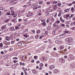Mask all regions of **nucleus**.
Segmentation results:
<instances>
[{
  "label": "nucleus",
  "mask_w": 75,
  "mask_h": 75,
  "mask_svg": "<svg viewBox=\"0 0 75 75\" xmlns=\"http://www.w3.org/2000/svg\"><path fill=\"white\" fill-rule=\"evenodd\" d=\"M59 60L62 62L63 63L65 62V60L63 58L60 59Z\"/></svg>",
  "instance_id": "1a4fd4ad"
},
{
  "label": "nucleus",
  "mask_w": 75,
  "mask_h": 75,
  "mask_svg": "<svg viewBox=\"0 0 75 75\" xmlns=\"http://www.w3.org/2000/svg\"><path fill=\"white\" fill-rule=\"evenodd\" d=\"M49 44H52V41H51V40H49Z\"/></svg>",
  "instance_id": "cd10ccee"
},
{
  "label": "nucleus",
  "mask_w": 75,
  "mask_h": 75,
  "mask_svg": "<svg viewBox=\"0 0 75 75\" xmlns=\"http://www.w3.org/2000/svg\"><path fill=\"white\" fill-rule=\"evenodd\" d=\"M61 26L62 27H65V24L62 23V24H61Z\"/></svg>",
  "instance_id": "37998d69"
},
{
  "label": "nucleus",
  "mask_w": 75,
  "mask_h": 75,
  "mask_svg": "<svg viewBox=\"0 0 75 75\" xmlns=\"http://www.w3.org/2000/svg\"><path fill=\"white\" fill-rule=\"evenodd\" d=\"M31 32H32L33 33H34V34H35V30H31Z\"/></svg>",
  "instance_id": "7c9ffc66"
},
{
  "label": "nucleus",
  "mask_w": 75,
  "mask_h": 75,
  "mask_svg": "<svg viewBox=\"0 0 75 75\" xmlns=\"http://www.w3.org/2000/svg\"><path fill=\"white\" fill-rule=\"evenodd\" d=\"M11 44H14V41H12L11 42Z\"/></svg>",
  "instance_id": "864d4df0"
},
{
  "label": "nucleus",
  "mask_w": 75,
  "mask_h": 75,
  "mask_svg": "<svg viewBox=\"0 0 75 75\" xmlns=\"http://www.w3.org/2000/svg\"><path fill=\"white\" fill-rule=\"evenodd\" d=\"M4 75H10V74L8 73H6V74H5Z\"/></svg>",
  "instance_id": "774afa93"
},
{
  "label": "nucleus",
  "mask_w": 75,
  "mask_h": 75,
  "mask_svg": "<svg viewBox=\"0 0 75 75\" xmlns=\"http://www.w3.org/2000/svg\"><path fill=\"white\" fill-rule=\"evenodd\" d=\"M43 66V64H42V63H40V66L41 67H42V66Z\"/></svg>",
  "instance_id": "a19ab883"
},
{
  "label": "nucleus",
  "mask_w": 75,
  "mask_h": 75,
  "mask_svg": "<svg viewBox=\"0 0 75 75\" xmlns=\"http://www.w3.org/2000/svg\"><path fill=\"white\" fill-rule=\"evenodd\" d=\"M42 24L43 25H44L45 26H46V25H47V24H46V23H45V22H43L42 23Z\"/></svg>",
  "instance_id": "5701e85b"
},
{
  "label": "nucleus",
  "mask_w": 75,
  "mask_h": 75,
  "mask_svg": "<svg viewBox=\"0 0 75 75\" xmlns=\"http://www.w3.org/2000/svg\"><path fill=\"white\" fill-rule=\"evenodd\" d=\"M66 27L67 28H68V27H69V25H66Z\"/></svg>",
  "instance_id": "e2e57ef3"
},
{
  "label": "nucleus",
  "mask_w": 75,
  "mask_h": 75,
  "mask_svg": "<svg viewBox=\"0 0 75 75\" xmlns=\"http://www.w3.org/2000/svg\"><path fill=\"white\" fill-rule=\"evenodd\" d=\"M57 13H56V14H55V15L54 16V17L55 18H56L57 17Z\"/></svg>",
  "instance_id": "bf43d9fd"
},
{
  "label": "nucleus",
  "mask_w": 75,
  "mask_h": 75,
  "mask_svg": "<svg viewBox=\"0 0 75 75\" xmlns=\"http://www.w3.org/2000/svg\"><path fill=\"white\" fill-rule=\"evenodd\" d=\"M14 35L15 36H19L20 34L19 33H15L14 34Z\"/></svg>",
  "instance_id": "6ab92c4d"
},
{
  "label": "nucleus",
  "mask_w": 75,
  "mask_h": 75,
  "mask_svg": "<svg viewBox=\"0 0 75 75\" xmlns=\"http://www.w3.org/2000/svg\"><path fill=\"white\" fill-rule=\"evenodd\" d=\"M74 23H71V25H74Z\"/></svg>",
  "instance_id": "69168bd1"
},
{
  "label": "nucleus",
  "mask_w": 75,
  "mask_h": 75,
  "mask_svg": "<svg viewBox=\"0 0 75 75\" xmlns=\"http://www.w3.org/2000/svg\"><path fill=\"white\" fill-rule=\"evenodd\" d=\"M15 29H16V30H18V29H20V27L16 26L15 27Z\"/></svg>",
  "instance_id": "a878e982"
},
{
  "label": "nucleus",
  "mask_w": 75,
  "mask_h": 75,
  "mask_svg": "<svg viewBox=\"0 0 75 75\" xmlns=\"http://www.w3.org/2000/svg\"><path fill=\"white\" fill-rule=\"evenodd\" d=\"M48 47L49 48H51V47H52V45H48Z\"/></svg>",
  "instance_id": "c85d7f7f"
},
{
  "label": "nucleus",
  "mask_w": 75,
  "mask_h": 75,
  "mask_svg": "<svg viewBox=\"0 0 75 75\" xmlns=\"http://www.w3.org/2000/svg\"><path fill=\"white\" fill-rule=\"evenodd\" d=\"M52 7H53V9H54V10H55V9H56L57 8V7L55 6H53Z\"/></svg>",
  "instance_id": "ea45409f"
},
{
  "label": "nucleus",
  "mask_w": 75,
  "mask_h": 75,
  "mask_svg": "<svg viewBox=\"0 0 75 75\" xmlns=\"http://www.w3.org/2000/svg\"><path fill=\"white\" fill-rule=\"evenodd\" d=\"M42 18H43L42 17H40L38 18V20H41V19H42Z\"/></svg>",
  "instance_id": "e433bc0d"
},
{
  "label": "nucleus",
  "mask_w": 75,
  "mask_h": 75,
  "mask_svg": "<svg viewBox=\"0 0 75 75\" xmlns=\"http://www.w3.org/2000/svg\"><path fill=\"white\" fill-rule=\"evenodd\" d=\"M4 44L6 45V44H8V42H7L6 41L4 42Z\"/></svg>",
  "instance_id": "79ce46f5"
},
{
  "label": "nucleus",
  "mask_w": 75,
  "mask_h": 75,
  "mask_svg": "<svg viewBox=\"0 0 75 75\" xmlns=\"http://www.w3.org/2000/svg\"><path fill=\"white\" fill-rule=\"evenodd\" d=\"M63 20V19H62V17H60V21H62Z\"/></svg>",
  "instance_id": "13d9d810"
},
{
  "label": "nucleus",
  "mask_w": 75,
  "mask_h": 75,
  "mask_svg": "<svg viewBox=\"0 0 75 75\" xmlns=\"http://www.w3.org/2000/svg\"><path fill=\"white\" fill-rule=\"evenodd\" d=\"M42 60L43 61H47V57H42L41 58Z\"/></svg>",
  "instance_id": "423d86ee"
},
{
  "label": "nucleus",
  "mask_w": 75,
  "mask_h": 75,
  "mask_svg": "<svg viewBox=\"0 0 75 75\" xmlns=\"http://www.w3.org/2000/svg\"><path fill=\"white\" fill-rule=\"evenodd\" d=\"M55 57H58V54L55 53Z\"/></svg>",
  "instance_id": "bb28decb"
},
{
  "label": "nucleus",
  "mask_w": 75,
  "mask_h": 75,
  "mask_svg": "<svg viewBox=\"0 0 75 75\" xmlns=\"http://www.w3.org/2000/svg\"><path fill=\"white\" fill-rule=\"evenodd\" d=\"M28 20L27 19H25L24 20V21H27Z\"/></svg>",
  "instance_id": "680f3d73"
},
{
  "label": "nucleus",
  "mask_w": 75,
  "mask_h": 75,
  "mask_svg": "<svg viewBox=\"0 0 75 75\" xmlns=\"http://www.w3.org/2000/svg\"><path fill=\"white\" fill-rule=\"evenodd\" d=\"M60 36H58L56 37V39H57V40H58V39H59V37Z\"/></svg>",
  "instance_id": "4d7b16f0"
},
{
  "label": "nucleus",
  "mask_w": 75,
  "mask_h": 75,
  "mask_svg": "<svg viewBox=\"0 0 75 75\" xmlns=\"http://www.w3.org/2000/svg\"><path fill=\"white\" fill-rule=\"evenodd\" d=\"M59 3V1H54L52 3V4H56V3Z\"/></svg>",
  "instance_id": "9b49d317"
},
{
  "label": "nucleus",
  "mask_w": 75,
  "mask_h": 75,
  "mask_svg": "<svg viewBox=\"0 0 75 75\" xmlns=\"http://www.w3.org/2000/svg\"><path fill=\"white\" fill-rule=\"evenodd\" d=\"M17 62V60H13V62L14 64H16V63Z\"/></svg>",
  "instance_id": "de8ad7c7"
},
{
  "label": "nucleus",
  "mask_w": 75,
  "mask_h": 75,
  "mask_svg": "<svg viewBox=\"0 0 75 75\" xmlns=\"http://www.w3.org/2000/svg\"><path fill=\"white\" fill-rule=\"evenodd\" d=\"M65 40L67 41L68 44H69V45H72V42L73 41V39L72 38H67Z\"/></svg>",
  "instance_id": "f257e3e1"
},
{
  "label": "nucleus",
  "mask_w": 75,
  "mask_h": 75,
  "mask_svg": "<svg viewBox=\"0 0 75 75\" xmlns=\"http://www.w3.org/2000/svg\"><path fill=\"white\" fill-rule=\"evenodd\" d=\"M71 17H70V18H71L72 17H74V15L73 14L71 15Z\"/></svg>",
  "instance_id": "09e8293b"
},
{
  "label": "nucleus",
  "mask_w": 75,
  "mask_h": 75,
  "mask_svg": "<svg viewBox=\"0 0 75 75\" xmlns=\"http://www.w3.org/2000/svg\"><path fill=\"white\" fill-rule=\"evenodd\" d=\"M70 67L71 68H75V64L73 63L70 64Z\"/></svg>",
  "instance_id": "20e7f679"
},
{
  "label": "nucleus",
  "mask_w": 75,
  "mask_h": 75,
  "mask_svg": "<svg viewBox=\"0 0 75 75\" xmlns=\"http://www.w3.org/2000/svg\"><path fill=\"white\" fill-rule=\"evenodd\" d=\"M61 13H59V14L58 15V17H61Z\"/></svg>",
  "instance_id": "473e14b6"
},
{
  "label": "nucleus",
  "mask_w": 75,
  "mask_h": 75,
  "mask_svg": "<svg viewBox=\"0 0 75 75\" xmlns=\"http://www.w3.org/2000/svg\"><path fill=\"white\" fill-rule=\"evenodd\" d=\"M75 27H71V30H75Z\"/></svg>",
  "instance_id": "58836bf2"
},
{
  "label": "nucleus",
  "mask_w": 75,
  "mask_h": 75,
  "mask_svg": "<svg viewBox=\"0 0 75 75\" xmlns=\"http://www.w3.org/2000/svg\"><path fill=\"white\" fill-rule=\"evenodd\" d=\"M5 66L6 67H9V66H10V64L9 63H6L5 64Z\"/></svg>",
  "instance_id": "393cba45"
},
{
  "label": "nucleus",
  "mask_w": 75,
  "mask_h": 75,
  "mask_svg": "<svg viewBox=\"0 0 75 75\" xmlns=\"http://www.w3.org/2000/svg\"><path fill=\"white\" fill-rule=\"evenodd\" d=\"M9 20V19H8L5 21V23H7V22H8V21Z\"/></svg>",
  "instance_id": "0e129e2a"
},
{
  "label": "nucleus",
  "mask_w": 75,
  "mask_h": 75,
  "mask_svg": "<svg viewBox=\"0 0 75 75\" xmlns=\"http://www.w3.org/2000/svg\"><path fill=\"white\" fill-rule=\"evenodd\" d=\"M42 3H43V1H40L39 2V4H42Z\"/></svg>",
  "instance_id": "c756f323"
},
{
  "label": "nucleus",
  "mask_w": 75,
  "mask_h": 75,
  "mask_svg": "<svg viewBox=\"0 0 75 75\" xmlns=\"http://www.w3.org/2000/svg\"><path fill=\"white\" fill-rule=\"evenodd\" d=\"M32 15H33L32 13H28L26 15V17H30Z\"/></svg>",
  "instance_id": "39448f33"
},
{
  "label": "nucleus",
  "mask_w": 75,
  "mask_h": 75,
  "mask_svg": "<svg viewBox=\"0 0 75 75\" xmlns=\"http://www.w3.org/2000/svg\"><path fill=\"white\" fill-rule=\"evenodd\" d=\"M33 73H34V74H36V73H37V72H36V71H35V70H33Z\"/></svg>",
  "instance_id": "72a5a7b5"
},
{
  "label": "nucleus",
  "mask_w": 75,
  "mask_h": 75,
  "mask_svg": "<svg viewBox=\"0 0 75 75\" xmlns=\"http://www.w3.org/2000/svg\"><path fill=\"white\" fill-rule=\"evenodd\" d=\"M15 33H16V30H13L12 31V33H15Z\"/></svg>",
  "instance_id": "8fccbe9b"
},
{
  "label": "nucleus",
  "mask_w": 75,
  "mask_h": 75,
  "mask_svg": "<svg viewBox=\"0 0 75 75\" xmlns=\"http://www.w3.org/2000/svg\"><path fill=\"white\" fill-rule=\"evenodd\" d=\"M69 33V32H68V31L66 30V31H65V33Z\"/></svg>",
  "instance_id": "052dcab7"
},
{
  "label": "nucleus",
  "mask_w": 75,
  "mask_h": 75,
  "mask_svg": "<svg viewBox=\"0 0 75 75\" xmlns=\"http://www.w3.org/2000/svg\"><path fill=\"white\" fill-rule=\"evenodd\" d=\"M10 13V16H13V15H14V11H11Z\"/></svg>",
  "instance_id": "6e6552de"
},
{
  "label": "nucleus",
  "mask_w": 75,
  "mask_h": 75,
  "mask_svg": "<svg viewBox=\"0 0 75 75\" xmlns=\"http://www.w3.org/2000/svg\"><path fill=\"white\" fill-rule=\"evenodd\" d=\"M3 45V43H1L0 44V47H1Z\"/></svg>",
  "instance_id": "a18cd8bd"
},
{
  "label": "nucleus",
  "mask_w": 75,
  "mask_h": 75,
  "mask_svg": "<svg viewBox=\"0 0 75 75\" xmlns=\"http://www.w3.org/2000/svg\"><path fill=\"white\" fill-rule=\"evenodd\" d=\"M40 37V35L37 34L35 36V38L36 39H38V37Z\"/></svg>",
  "instance_id": "f8f14e48"
},
{
  "label": "nucleus",
  "mask_w": 75,
  "mask_h": 75,
  "mask_svg": "<svg viewBox=\"0 0 75 75\" xmlns=\"http://www.w3.org/2000/svg\"><path fill=\"white\" fill-rule=\"evenodd\" d=\"M8 46H5L4 47H2V49H4L6 48H8Z\"/></svg>",
  "instance_id": "a211bd4d"
},
{
  "label": "nucleus",
  "mask_w": 75,
  "mask_h": 75,
  "mask_svg": "<svg viewBox=\"0 0 75 75\" xmlns=\"http://www.w3.org/2000/svg\"><path fill=\"white\" fill-rule=\"evenodd\" d=\"M58 72V70L57 69H55L54 70V73H56V72Z\"/></svg>",
  "instance_id": "4be33fe9"
},
{
  "label": "nucleus",
  "mask_w": 75,
  "mask_h": 75,
  "mask_svg": "<svg viewBox=\"0 0 75 75\" xmlns=\"http://www.w3.org/2000/svg\"><path fill=\"white\" fill-rule=\"evenodd\" d=\"M10 15V13H7L6 15V16H9Z\"/></svg>",
  "instance_id": "2f4dec72"
},
{
  "label": "nucleus",
  "mask_w": 75,
  "mask_h": 75,
  "mask_svg": "<svg viewBox=\"0 0 75 75\" xmlns=\"http://www.w3.org/2000/svg\"><path fill=\"white\" fill-rule=\"evenodd\" d=\"M49 68H50L51 69H53L55 68V66L53 65H51L49 67Z\"/></svg>",
  "instance_id": "0eeeda50"
},
{
  "label": "nucleus",
  "mask_w": 75,
  "mask_h": 75,
  "mask_svg": "<svg viewBox=\"0 0 75 75\" xmlns=\"http://www.w3.org/2000/svg\"><path fill=\"white\" fill-rule=\"evenodd\" d=\"M45 33H43L42 34H41V35L42 37H44V36L45 35Z\"/></svg>",
  "instance_id": "412c9836"
},
{
  "label": "nucleus",
  "mask_w": 75,
  "mask_h": 75,
  "mask_svg": "<svg viewBox=\"0 0 75 75\" xmlns=\"http://www.w3.org/2000/svg\"><path fill=\"white\" fill-rule=\"evenodd\" d=\"M34 58L35 59H37V58H38V56H36L34 57Z\"/></svg>",
  "instance_id": "f704fd0d"
},
{
  "label": "nucleus",
  "mask_w": 75,
  "mask_h": 75,
  "mask_svg": "<svg viewBox=\"0 0 75 75\" xmlns=\"http://www.w3.org/2000/svg\"><path fill=\"white\" fill-rule=\"evenodd\" d=\"M7 1V0H2V2H6V1Z\"/></svg>",
  "instance_id": "6e6d98bb"
},
{
  "label": "nucleus",
  "mask_w": 75,
  "mask_h": 75,
  "mask_svg": "<svg viewBox=\"0 0 75 75\" xmlns=\"http://www.w3.org/2000/svg\"><path fill=\"white\" fill-rule=\"evenodd\" d=\"M40 52V50L38 49L36 50L37 52Z\"/></svg>",
  "instance_id": "4c0bfd02"
},
{
  "label": "nucleus",
  "mask_w": 75,
  "mask_h": 75,
  "mask_svg": "<svg viewBox=\"0 0 75 75\" xmlns=\"http://www.w3.org/2000/svg\"><path fill=\"white\" fill-rule=\"evenodd\" d=\"M23 70L24 71H27V69H24V67L23 68Z\"/></svg>",
  "instance_id": "c03bdc74"
},
{
  "label": "nucleus",
  "mask_w": 75,
  "mask_h": 75,
  "mask_svg": "<svg viewBox=\"0 0 75 75\" xmlns=\"http://www.w3.org/2000/svg\"><path fill=\"white\" fill-rule=\"evenodd\" d=\"M24 11H20V13H24Z\"/></svg>",
  "instance_id": "5fc2aeb1"
},
{
  "label": "nucleus",
  "mask_w": 75,
  "mask_h": 75,
  "mask_svg": "<svg viewBox=\"0 0 75 75\" xmlns=\"http://www.w3.org/2000/svg\"><path fill=\"white\" fill-rule=\"evenodd\" d=\"M13 1L14 4H16L18 2V0H13Z\"/></svg>",
  "instance_id": "ddd939ff"
},
{
  "label": "nucleus",
  "mask_w": 75,
  "mask_h": 75,
  "mask_svg": "<svg viewBox=\"0 0 75 75\" xmlns=\"http://www.w3.org/2000/svg\"><path fill=\"white\" fill-rule=\"evenodd\" d=\"M6 40L7 41H9L10 40V38L8 36H6Z\"/></svg>",
  "instance_id": "2eb2a0df"
},
{
  "label": "nucleus",
  "mask_w": 75,
  "mask_h": 75,
  "mask_svg": "<svg viewBox=\"0 0 75 75\" xmlns=\"http://www.w3.org/2000/svg\"><path fill=\"white\" fill-rule=\"evenodd\" d=\"M74 57L73 56V55H71L70 56V58H68V61H71V59H74Z\"/></svg>",
  "instance_id": "7ed1b4c3"
},
{
  "label": "nucleus",
  "mask_w": 75,
  "mask_h": 75,
  "mask_svg": "<svg viewBox=\"0 0 75 75\" xmlns=\"http://www.w3.org/2000/svg\"><path fill=\"white\" fill-rule=\"evenodd\" d=\"M2 30H5V29H6V26H4L1 27Z\"/></svg>",
  "instance_id": "dca6fc26"
},
{
  "label": "nucleus",
  "mask_w": 75,
  "mask_h": 75,
  "mask_svg": "<svg viewBox=\"0 0 75 75\" xmlns=\"http://www.w3.org/2000/svg\"><path fill=\"white\" fill-rule=\"evenodd\" d=\"M50 19H47V21H46V22L47 23H49L50 22Z\"/></svg>",
  "instance_id": "49530a36"
},
{
  "label": "nucleus",
  "mask_w": 75,
  "mask_h": 75,
  "mask_svg": "<svg viewBox=\"0 0 75 75\" xmlns=\"http://www.w3.org/2000/svg\"><path fill=\"white\" fill-rule=\"evenodd\" d=\"M69 16H70V14L67 15L66 17H69Z\"/></svg>",
  "instance_id": "338daca9"
},
{
  "label": "nucleus",
  "mask_w": 75,
  "mask_h": 75,
  "mask_svg": "<svg viewBox=\"0 0 75 75\" xmlns=\"http://www.w3.org/2000/svg\"><path fill=\"white\" fill-rule=\"evenodd\" d=\"M55 42L57 44H59V41L58 40H57Z\"/></svg>",
  "instance_id": "aec40b11"
},
{
  "label": "nucleus",
  "mask_w": 75,
  "mask_h": 75,
  "mask_svg": "<svg viewBox=\"0 0 75 75\" xmlns=\"http://www.w3.org/2000/svg\"><path fill=\"white\" fill-rule=\"evenodd\" d=\"M36 33L37 34H39V33H41V30H37L36 31Z\"/></svg>",
  "instance_id": "f3484780"
},
{
  "label": "nucleus",
  "mask_w": 75,
  "mask_h": 75,
  "mask_svg": "<svg viewBox=\"0 0 75 75\" xmlns=\"http://www.w3.org/2000/svg\"><path fill=\"white\" fill-rule=\"evenodd\" d=\"M52 34L53 35L55 34V31H53L52 32Z\"/></svg>",
  "instance_id": "603ef678"
},
{
  "label": "nucleus",
  "mask_w": 75,
  "mask_h": 75,
  "mask_svg": "<svg viewBox=\"0 0 75 75\" xmlns=\"http://www.w3.org/2000/svg\"><path fill=\"white\" fill-rule=\"evenodd\" d=\"M0 10H2V12L3 13H4V12H6V11H8V10L5 9L4 8L2 7H0Z\"/></svg>",
  "instance_id": "f03ea898"
},
{
  "label": "nucleus",
  "mask_w": 75,
  "mask_h": 75,
  "mask_svg": "<svg viewBox=\"0 0 75 75\" xmlns=\"http://www.w3.org/2000/svg\"><path fill=\"white\" fill-rule=\"evenodd\" d=\"M17 44L19 46H21V45H22V43L20 42H18Z\"/></svg>",
  "instance_id": "4468645a"
},
{
  "label": "nucleus",
  "mask_w": 75,
  "mask_h": 75,
  "mask_svg": "<svg viewBox=\"0 0 75 75\" xmlns=\"http://www.w3.org/2000/svg\"><path fill=\"white\" fill-rule=\"evenodd\" d=\"M14 4V2L13 1H11V2L10 3V4L11 5H13V4Z\"/></svg>",
  "instance_id": "b1692460"
},
{
  "label": "nucleus",
  "mask_w": 75,
  "mask_h": 75,
  "mask_svg": "<svg viewBox=\"0 0 75 75\" xmlns=\"http://www.w3.org/2000/svg\"><path fill=\"white\" fill-rule=\"evenodd\" d=\"M41 49H42V50H44L45 49V47H43V46H42L41 47Z\"/></svg>",
  "instance_id": "c9c22d12"
},
{
  "label": "nucleus",
  "mask_w": 75,
  "mask_h": 75,
  "mask_svg": "<svg viewBox=\"0 0 75 75\" xmlns=\"http://www.w3.org/2000/svg\"><path fill=\"white\" fill-rule=\"evenodd\" d=\"M59 48H60V50H62V49H64V45L60 46L59 47Z\"/></svg>",
  "instance_id": "9d476101"
},
{
  "label": "nucleus",
  "mask_w": 75,
  "mask_h": 75,
  "mask_svg": "<svg viewBox=\"0 0 75 75\" xmlns=\"http://www.w3.org/2000/svg\"><path fill=\"white\" fill-rule=\"evenodd\" d=\"M58 6H59V7H60L61 6V3H59L58 4Z\"/></svg>",
  "instance_id": "3c124183"
}]
</instances>
